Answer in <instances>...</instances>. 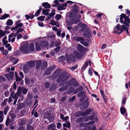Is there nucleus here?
Instances as JSON below:
<instances>
[{
	"label": "nucleus",
	"mask_w": 130,
	"mask_h": 130,
	"mask_svg": "<svg viewBox=\"0 0 130 130\" xmlns=\"http://www.w3.org/2000/svg\"><path fill=\"white\" fill-rule=\"evenodd\" d=\"M130 22L128 17H126L125 14H121L120 16V22L124 24L121 27L119 24H118L115 27L113 32L116 34H119L125 30L127 33H128V28Z\"/></svg>",
	"instance_id": "1"
},
{
	"label": "nucleus",
	"mask_w": 130,
	"mask_h": 130,
	"mask_svg": "<svg viewBox=\"0 0 130 130\" xmlns=\"http://www.w3.org/2000/svg\"><path fill=\"white\" fill-rule=\"evenodd\" d=\"M48 43L47 42L45 41L42 42L40 43V44L38 42L35 43V49L36 51H39L41 49V47L43 46L46 47L48 45Z\"/></svg>",
	"instance_id": "2"
},
{
	"label": "nucleus",
	"mask_w": 130,
	"mask_h": 130,
	"mask_svg": "<svg viewBox=\"0 0 130 130\" xmlns=\"http://www.w3.org/2000/svg\"><path fill=\"white\" fill-rule=\"evenodd\" d=\"M28 45L27 43H25L20 48V51L24 54L29 53L28 50Z\"/></svg>",
	"instance_id": "3"
},
{
	"label": "nucleus",
	"mask_w": 130,
	"mask_h": 130,
	"mask_svg": "<svg viewBox=\"0 0 130 130\" xmlns=\"http://www.w3.org/2000/svg\"><path fill=\"white\" fill-rule=\"evenodd\" d=\"M75 40L77 41H81L80 43L85 46H87L89 45L88 43L87 42L83 41L84 40L83 37H77Z\"/></svg>",
	"instance_id": "4"
},
{
	"label": "nucleus",
	"mask_w": 130,
	"mask_h": 130,
	"mask_svg": "<svg viewBox=\"0 0 130 130\" xmlns=\"http://www.w3.org/2000/svg\"><path fill=\"white\" fill-rule=\"evenodd\" d=\"M28 91L27 89L22 88L21 87H19L17 92L18 96L19 95L22 91L24 94H26Z\"/></svg>",
	"instance_id": "5"
},
{
	"label": "nucleus",
	"mask_w": 130,
	"mask_h": 130,
	"mask_svg": "<svg viewBox=\"0 0 130 130\" xmlns=\"http://www.w3.org/2000/svg\"><path fill=\"white\" fill-rule=\"evenodd\" d=\"M91 111L90 110H87L85 112L83 113H81L80 112H78L76 113V116L78 117L80 116L81 115L86 116L89 115Z\"/></svg>",
	"instance_id": "6"
},
{
	"label": "nucleus",
	"mask_w": 130,
	"mask_h": 130,
	"mask_svg": "<svg viewBox=\"0 0 130 130\" xmlns=\"http://www.w3.org/2000/svg\"><path fill=\"white\" fill-rule=\"evenodd\" d=\"M28 50L29 53L35 51V46L34 43H31L30 45L28 46Z\"/></svg>",
	"instance_id": "7"
},
{
	"label": "nucleus",
	"mask_w": 130,
	"mask_h": 130,
	"mask_svg": "<svg viewBox=\"0 0 130 130\" xmlns=\"http://www.w3.org/2000/svg\"><path fill=\"white\" fill-rule=\"evenodd\" d=\"M79 21V20L77 19H75L73 20H71L68 23V24L69 25L71 26L73 24H76Z\"/></svg>",
	"instance_id": "8"
},
{
	"label": "nucleus",
	"mask_w": 130,
	"mask_h": 130,
	"mask_svg": "<svg viewBox=\"0 0 130 130\" xmlns=\"http://www.w3.org/2000/svg\"><path fill=\"white\" fill-rule=\"evenodd\" d=\"M13 73H10L9 74H6L5 76L9 80H10L12 79L13 77Z\"/></svg>",
	"instance_id": "9"
},
{
	"label": "nucleus",
	"mask_w": 130,
	"mask_h": 130,
	"mask_svg": "<svg viewBox=\"0 0 130 130\" xmlns=\"http://www.w3.org/2000/svg\"><path fill=\"white\" fill-rule=\"evenodd\" d=\"M56 127V125L54 124H52L47 126L48 130H53Z\"/></svg>",
	"instance_id": "10"
},
{
	"label": "nucleus",
	"mask_w": 130,
	"mask_h": 130,
	"mask_svg": "<svg viewBox=\"0 0 130 130\" xmlns=\"http://www.w3.org/2000/svg\"><path fill=\"white\" fill-rule=\"evenodd\" d=\"M77 49L79 51L81 52H83L84 51V47L80 44H78L77 45Z\"/></svg>",
	"instance_id": "11"
},
{
	"label": "nucleus",
	"mask_w": 130,
	"mask_h": 130,
	"mask_svg": "<svg viewBox=\"0 0 130 130\" xmlns=\"http://www.w3.org/2000/svg\"><path fill=\"white\" fill-rule=\"evenodd\" d=\"M67 5V4L66 3H64V4H63L58 7V9L59 10H62L64 9H65Z\"/></svg>",
	"instance_id": "12"
},
{
	"label": "nucleus",
	"mask_w": 130,
	"mask_h": 130,
	"mask_svg": "<svg viewBox=\"0 0 130 130\" xmlns=\"http://www.w3.org/2000/svg\"><path fill=\"white\" fill-rule=\"evenodd\" d=\"M29 67L27 65H25L23 66V70L25 73H27L28 71Z\"/></svg>",
	"instance_id": "13"
},
{
	"label": "nucleus",
	"mask_w": 130,
	"mask_h": 130,
	"mask_svg": "<svg viewBox=\"0 0 130 130\" xmlns=\"http://www.w3.org/2000/svg\"><path fill=\"white\" fill-rule=\"evenodd\" d=\"M50 11V10L48 9H43L42 11V12L43 14L47 15L48 14Z\"/></svg>",
	"instance_id": "14"
},
{
	"label": "nucleus",
	"mask_w": 130,
	"mask_h": 130,
	"mask_svg": "<svg viewBox=\"0 0 130 130\" xmlns=\"http://www.w3.org/2000/svg\"><path fill=\"white\" fill-rule=\"evenodd\" d=\"M66 123H64L63 124V126L64 127H67L68 128H70L71 126L70 123L68 121H66Z\"/></svg>",
	"instance_id": "15"
},
{
	"label": "nucleus",
	"mask_w": 130,
	"mask_h": 130,
	"mask_svg": "<svg viewBox=\"0 0 130 130\" xmlns=\"http://www.w3.org/2000/svg\"><path fill=\"white\" fill-rule=\"evenodd\" d=\"M47 62L46 61H44L42 64L41 67L42 69H44L47 67Z\"/></svg>",
	"instance_id": "16"
},
{
	"label": "nucleus",
	"mask_w": 130,
	"mask_h": 130,
	"mask_svg": "<svg viewBox=\"0 0 130 130\" xmlns=\"http://www.w3.org/2000/svg\"><path fill=\"white\" fill-rule=\"evenodd\" d=\"M35 61H30L28 63V66L29 67H33L35 66Z\"/></svg>",
	"instance_id": "17"
},
{
	"label": "nucleus",
	"mask_w": 130,
	"mask_h": 130,
	"mask_svg": "<svg viewBox=\"0 0 130 130\" xmlns=\"http://www.w3.org/2000/svg\"><path fill=\"white\" fill-rule=\"evenodd\" d=\"M42 5V6L44 7L45 8H50L51 7V6L47 2L43 3Z\"/></svg>",
	"instance_id": "18"
},
{
	"label": "nucleus",
	"mask_w": 130,
	"mask_h": 130,
	"mask_svg": "<svg viewBox=\"0 0 130 130\" xmlns=\"http://www.w3.org/2000/svg\"><path fill=\"white\" fill-rule=\"evenodd\" d=\"M120 111L121 114L123 115H125L126 113V110L123 107L121 108Z\"/></svg>",
	"instance_id": "19"
},
{
	"label": "nucleus",
	"mask_w": 130,
	"mask_h": 130,
	"mask_svg": "<svg viewBox=\"0 0 130 130\" xmlns=\"http://www.w3.org/2000/svg\"><path fill=\"white\" fill-rule=\"evenodd\" d=\"M4 116L3 112L2 111H0V122H2L3 121V116Z\"/></svg>",
	"instance_id": "20"
},
{
	"label": "nucleus",
	"mask_w": 130,
	"mask_h": 130,
	"mask_svg": "<svg viewBox=\"0 0 130 130\" xmlns=\"http://www.w3.org/2000/svg\"><path fill=\"white\" fill-rule=\"evenodd\" d=\"M26 130H33V127L30 126L29 124H27Z\"/></svg>",
	"instance_id": "21"
},
{
	"label": "nucleus",
	"mask_w": 130,
	"mask_h": 130,
	"mask_svg": "<svg viewBox=\"0 0 130 130\" xmlns=\"http://www.w3.org/2000/svg\"><path fill=\"white\" fill-rule=\"evenodd\" d=\"M13 24V21L11 19H9L8 20L7 22V24L8 26H11Z\"/></svg>",
	"instance_id": "22"
},
{
	"label": "nucleus",
	"mask_w": 130,
	"mask_h": 130,
	"mask_svg": "<svg viewBox=\"0 0 130 130\" xmlns=\"http://www.w3.org/2000/svg\"><path fill=\"white\" fill-rule=\"evenodd\" d=\"M51 115L50 114V112H46L44 114V117L45 118H48Z\"/></svg>",
	"instance_id": "23"
},
{
	"label": "nucleus",
	"mask_w": 130,
	"mask_h": 130,
	"mask_svg": "<svg viewBox=\"0 0 130 130\" xmlns=\"http://www.w3.org/2000/svg\"><path fill=\"white\" fill-rule=\"evenodd\" d=\"M15 74L16 77V81L19 82L21 80V79L17 75V73L15 72Z\"/></svg>",
	"instance_id": "24"
},
{
	"label": "nucleus",
	"mask_w": 130,
	"mask_h": 130,
	"mask_svg": "<svg viewBox=\"0 0 130 130\" xmlns=\"http://www.w3.org/2000/svg\"><path fill=\"white\" fill-rule=\"evenodd\" d=\"M93 118V116H92L91 117L88 116L86 117L85 118V121H87L90 120L92 119Z\"/></svg>",
	"instance_id": "25"
},
{
	"label": "nucleus",
	"mask_w": 130,
	"mask_h": 130,
	"mask_svg": "<svg viewBox=\"0 0 130 130\" xmlns=\"http://www.w3.org/2000/svg\"><path fill=\"white\" fill-rule=\"evenodd\" d=\"M45 17L44 16H41L37 18V19L38 20L42 21L44 20Z\"/></svg>",
	"instance_id": "26"
},
{
	"label": "nucleus",
	"mask_w": 130,
	"mask_h": 130,
	"mask_svg": "<svg viewBox=\"0 0 130 130\" xmlns=\"http://www.w3.org/2000/svg\"><path fill=\"white\" fill-rule=\"evenodd\" d=\"M9 15L8 14H5L4 15L1 17L0 18V20H3L5 19L8 17Z\"/></svg>",
	"instance_id": "27"
},
{
	"label": "nucleus",
	"mask_w": 130,
	"mask_h": 130,
	"mask_svg": "<svg viewBox=\"0 0 130 130\" xmlns=\"http://www.w3.org/2000/svg\"><path fill=\"white\" fill-rule=\"evenodd\" d=\"M5 34V31H3L2 30H0V38L4 36Z\"/></svg>",
	"instance_id": "28"
},
{
	"label": "nucleus",
	"mask_w": 130,
	"mask_h": 130,
	"mask_svg": "<svg viewBox=\"0 0 130 130\" xmlns=\"http://www.w3.org/2000/svg\"><path fill=\"white\" fill-rule=\"evenodd\" d=\"M18 96V94L17 93H15V94H14V93L12 92L11 94V96L14 99H16V98H17V96Z\"/></svg>",
	"instance_id": "29"
},
{
	"label": "nucleus",
	"mask_w": 130,
	"mask_h": 130,
	"mask_svg": "<svg viewBox=\"0 0 130 130\" xmlns=\"http://www.w3.org/2000/svg\"><path fill=\"white\" fill-rule=\"evenodd\" d=\"M68 88V87L67 86H65L60 88L59 89V90L61 91H62L66 90Z\"/></svg>",
	"instance_id": "30"
},
{
	"label": "nucleus",
	"mask_w": 130,
	"mask_h": 130,
	"mask_svg": "<svg viewBox=\"0 0 130 130\" xmlns=\"http://www.w3.org/2000/svg\"><path fill=\"white\" fill-rule=\"evenodd\" d=\"M50 24H52L53 26L57 24V22L56 21L52 20H50Z\"/></svg>",
	"instance_id": "31"
},
{
	"label": "nucleus",
	"mask_w": 130,
	"mask_h": 130,
	"mask_svg": "<svg viewBox=\"0 0 130 130\" xmlns=\"http://www.w3.org/2000/svg\"><path fill=\"white\" fill-rule=\"evenodd\" d=\"M51 72L49 70V68H47V69L45 70V74L46 75H48Z\"/></svg>",
	"instance_id": "32"
},
{
	"label": "nucleus",
	"mask_w": 130,
	"mask_h": 130,
	"mask_svg": "<svg viewBox=\"0 0 130 130\" xmlns=\"http://www.w3.org/2000/svg\"><path fill=\"white\" fill-rule=\"evenodd\" d=\"M61 17V15L60 14H57L56 15L55 19L57 20H58L60 19Z\"/></svg>",
	"instance_id": "33"
},
{
	"label": "nucleus",
	"mask_w": 130,
	"mask_h": 130,
	"mask_svg": "<svg viewBox=\"0 0 130 130\" xmlns=\"http://www.w3.org/2000/svg\"><path fill=\"white\" fill-rule=\"evenodd\" d=\"M75 96H73L72 98L70 97L68 98V101L70 102H72L75 100Z\"/></svg>",
	"instance_id": "34"
},
{
	"label": "nucleus",
	"mask_w": 130,
	"mask_h": 130,
	"mask_svg": "<svg viewBox=\"0 0 130 130\" xmlns=\"http://www.w3.org/2000/svg\"><path fill=\"white\" fill-rule=\"evenodd\" d=\"M42 9L41 8H40L39 9H38V11L36 12L35 15V16L37 17L39 15Z\"/></svg>",
	"instance_id": "35"
},
{
	"label": "nucleus",
	"mask_w": 130,
	"mask_h": 130,
	"mask_svg": "<svg viewBox=\"0 0 130 130\" xmlns=\"http://www.w3.org/2000/svg\"><path fill=\"white\" fill-rule=\"evenodd\" d=\"M65 60V57L64 56H60L58 60L60 62L59 60H60L61 61H63Z\"/></svg>",
	"instance_id": "36"
},
{
	"label": "nucleus",
	"mask_w": 130,
	"mask_h": 130,
	"mask_svg": "<svg viewBox=\"0 0 130 130\" xmlns=\"http://www.w3.org/2000/svg\"><path fill=\"white\" fill-rule=\"evenodd\" d=\"M41 63V62L40 61H38L37 62V64L36 66L37 68L38 69L40 67V65Z\"/></svg>",
	"instance_id": "37"
},
{
	"label": "nucleus",
	"mask_w": 130,
	"mask_h": 130,
	"mask_svg": "<svg viewBox=\"0 0 130 130\" xmlns=\"http://www.w3.org/2000/svg\"><path fill=\"white\" fill-rule=\"evenodd\" d=\"M12 61L13 63L14 64H15L18 61V59H16L15 58H13V59L12 60Z\"/></svg>",
	"instance_id": "38"
},
{
	"label": "nucleus",
	"mask_w": 130,
	"mask_h": 130,
	"mask_svg": "<svg viewBox=\"0 0 130 130\" xmlns=\"http://www.w3.org/2000/svg\"><path fill=\"white\" fill-rule=\"evenodd\" d=\"M85 93V92L84 91H82L78 94V96L79 97L82 96Z\"/></svg>",
	"instance_id": "39"
},
{
	"label": "nucleus",
	"mask_w": 130,
	"mask_h": 130,
	"mask_svg": "<svg viewBox=\"0 0 130 130\" xmlns=\"http://www.w3.org/2000/svg\"><path fill=\"white\" fill-rule=\"evenodd\" d=\"M84 108L85 109L87 108L88 107L89 104L88 102L87 101H86L84 103Z\"/></svg>",
	"instance_id": "40"
},
{
	"label": "nucleus",
	"mask_w": 130,
	"mask_h": 130,
	"mask_svg": "<svg viewBox=\"0 0 130 130\" xmlns=\"http://www.w3.org/2000/svg\"><path fill=\"white\" fill-rule=\"evenodd\" d=\"M10 120L9 118H8L6 121V125L7 126L9 124Z\"/></svg>",
	"instance_id": "41"
},
{
	"label": "nucleus",
	"mask_w": 130,
	"mask_h": 130,
	"mask_svg": "<svg viewBox=\"0 0 130 130\" xmlns=\"http://www.w3.org/2000/svg\"><path fill=\"white\" fill-rule=\"evenodd\" d=\"M83 119L81 117L77 119L76 120V122L77 123H80L82 122Z\"/></svg>",
	"instance_id": "42"
},
{
	"label": "nucleus",
	"mask_w": 130,
	"mask_h": 130,
	"mask_svg": "<svg viewBox=\"0 0 130 130\" xmlns=\"http://www.w3.org/2000/svg\"><path fill=\"white\" fill-rule=\"evenodd\" d=\"M62 127L61 124L60 122L57 124V128L58 129H60Z\"/></svg>",
	"instance_id": "43"
},
{
	"label": "nucleus",
	"mask_w": 130,
	"mask_h": 130,
	"mask_svg": "<svg viewBox=\"0 0 130 130\" xmlns=\"http://www.w3.org/2000/svg\"><path fill=\"white\" fill-rule=\"evenodd\" d=\"M55 11V10H52L51 13H50L49 15L50 17H52L55 14V13L54 12Z\"/></svg>",
	"instance_id": "44"
},
{
	"label": "nucleus",
	"mask_w": 130,
	"mask_h": 130,
	"mask_svg": "<svg viewBox=\"0 0 130 130\" xmlns=\"http://www.w3.org/2000/svg\"><path fill=\"white\" fill-rule=\"evenodd\" d=\"M3 54L4 55H6L8 53V51L7 50H5L2 52Z\"/></svg>",
	"instance_id": "45"
},
{
	"label": "nucleus",
	"mask_w": 130,
	"mask_h": 130,
	"mask_svg": "<svg viewBox=\"0 0 130 130\" xmlns=\"http://www.w3.org/2000/svg\"><path fill=\"white\" fill-rule=\"evenodd\" d=\"M47 119L49 120L50 122H52L54 119V118L50 116Z\"/></svg>",
	"instance_id": "46"
},
{
	"label": "nucleus",
	"mask_w": 130,
	"mask_h": 130,
	"mask_svg": "<svg viewBox=\"0 0 130 130\" xmlns=\"http://www.w3.org/2000/svg\"><path fill=\"white\" fill-rule=\"evenodd\" d=\"M26 122V121L24 120H21L20 124L21 125H23Z\"/></svg>",
	"instance_id": "47"
},
{
	"label": "nucleus",
	"mask_w": 130,
	"mask_h": 130,
	"mask_svg": "<svg viewBox=\"0 0 130 130\" xmlns=\"http://www.w3.org/2000/svg\"><path fill=\"white\" fill-rule=\"evenodd\" d=\"M75 57H76L77 58H79V56L78 55H79V53L77 52V51H75Z\"/></svg>",
	"instance_id": "48"
},
{
	"label": "nucleus",
	"mask_w": 130,
	"mask_h": 130,
	"mask_svg": "<svg viewBox=\"0 0 130 130\" xmlns=\"http://www.w3.org/2000/svg\"><path fill=\"white\" fill-rule=\"evenodd\" d=\"M32 115H34V116L36 117H37L38 116V113L36 112H33V111H32Z\"/></svg>",
	"instance_id": "49"
},
{
	"label": "nucleus",
	"mask_w": 130,
	"mask_h": 130,
	"mask_svg": "<svg viewBox=\"0 0 130 130\" xmlns=\"http://www.w3.org/2000/svg\"><path fill=\"white\" fill-rule=\"evenodd\" d=\"M45 87H46V88H48L50 87V83H49L47 82V83H45Z\"/></svg>",
	"instance_id": "50"
},
{
	"label": "nucleus",
	"mask_w": 130,
	"mask_h": 130,
	"mask_svg": "<svg viewBox=\"0 0 130 130\" xmlns=\"http://www.w3.org/2000/svg\"><path fill=\"white\" fill-rule=\"evenodd\" d=\"M24 31L23 29L22 28H20L18 29L17 32V33L19 34V33L22 32L23 31Z\"/></svg>",
	"instance_id": "51"
},
{
	"label": "nucleus",
	"mask_w": 130,
	"mask_h": 130,
	"mask_svg": "<svg viewBox=\"0 0 130 130\" xmlns=\"http://www.w3.org/2000/svg\"><path fill=\"white\" fill-rule=\"evenodd\" d=\"M60 47H58L54 49V51L56 52H58L60 50Z\"/></svg>",
	"instance_id": "52"
},
{
	"label": "nucleus",
	"mask_w": 130,
	"mask_h": 130,
	"mask_svg": "<svg viewBox=\"0 0 130 130\" xmlns=\"http://www.w3.org/2000/svg\"><path fill=\"white\" fill-rule=\"evenodd\" d=\"M78 66L77 65H76L72 67L71 68V69L72 71H73V70L75 69H76L77 67Z\"/></svg>",
	"instance_id": "53"
},
{
	"label": "nucleus",
	"mask_w": 130,
	"mask_h": 130,
	"mask_svg": "<svg viewBox=\"0 0 130 130\" xmlns=\"http://www.w3.org/2000/svg\"><path fill=\"white\" fill-rule=\"evenodd\" d=\"M92 68L89 69L88 71V73L89 74L91 75L92 74Z\"/></svg>",
	"instance_id": "54"
},
{
	"label": "nucleus",
	"mask_w": 130,
	"mask_h": 130,
	"mask_svg": "<svg viewBox=\"0 0 130 130\" xmlns=\"http://www.w3.org/2000/svg\"><path fill=\"white\" fill-rule=\"evenodd\" d=\"M55 68V67L54 66H52L50 67V68H49V69L50 71H51L54 70Z\"/></svg>",
	"instance_id": "55"
},
{
	"label": "nucleus",
	"mask_w": 130,
	"mask_h": 130,
	"mask_svg": "<svg viewBox=\"0 0 130 130\" xmlns=\"http://www.w3.org/2000/svg\"><path fill=\"white\" fill-rule=\"evenodd\" d=\"M8 110V109L7 108H5L4 110V112L5 115H6L7 113Z\"/></svg>",
	"instance_id": "56"
},
{
	"label": "nucleus",
	"mask_w": 130,
	"mask_h": 130,
	"mask_svg": "<svg viewBox=\"0 0 130 130\" xmlns=\"http://www.w3.org/2000/svg\"><path fill=\"white\" fill-rule=\"evenodd\" d=\"M14 54L16 55V56H18L19 55H20V53L18 51H15L14 53Z\"/></svg>",
	"instance_id": "57"
},
{
	"label": "nucleus",
	"mask_w": 130,
	"mask_h": 130,
	"mask_svg": "<svg viewBox=\"0 0 130 130\" xmlns=\"http://www.w3.org/2000/svg\"><path fill=\"white\" fill-rule=\"evenodd\" d=\"M51 87L53 88V89H55L57 87L56 84H53L51 85Z\"/></svg>",
	"instance_id": "58"
},
{
	"label": "nucleus",
	"mask_w": 130,
	"mask_h": 130,
	"mask_svg": "<svg viewBox=\"0 0 130 130\" xmlns=\"http://www.w3.org/2000/svg\"><path fill=\"white\" fill-rule=\"evenodd\" d=\"M22 37V36L21 34H19L17 36V39H19Z\"/></svg>",
	"instance_id": "59"
},
{
	"label": "nucleus",
	"mask_w": 130,
	"mask_h": 130,
	"mask_svg": "<svg viewBox=\"0 0 130 130\" xmlns=\"http://www.w3.org/2000/svg\"><path fill=\"white\" fill-rule=\"evenodd\" d=\"M126 123H127V124L125 123V124L126 125H128V126H129L130 123L128 119H126Z\"/></svg>",
	"instance_id": "60"
},
{
	"label": "nucleus",
	"mask_w": 130,
	"mask_h": 130,
	"mask_svg": "<svg viewBox=\"0 0 130 130\" xmlns=\"http://www.w3.org/2000/svg\"><path fill=\"white\" fill-rule=\"evenodd\" d=\"M0 79L2 80L3 81H5L6 80V79L3 76H0Z\"/></svg>",
	"instance_id": "61"
},
{
	"label": "nucleus",
	"mask_w": 130,
	"mask_h": 130,
	"mask_svg": "<svg viewBox=\"0 0 130 130\" xmlns=\"http://www.w3.org/2000/svg\"><path fill=\"white\" fill-rule=\"evenodd\" d=\"M38 24L40 26L42 27L44 26V25L42 22H39L38 23Z\"/></svg>",
	"instance_id": "62"
},
{
	"label": "nucleus",
	"mask_w": 130,
	"mask_h": 130,
	"mask_svg": "<svg viewBox=\"0 0 130 130\" xmlns=\"http://www.w3.org/2000/svg\"><path fill=\"white\" fill-rule=\"evenodd\" d=\"M100 92L103 97H104V91H103V90H101Z\"/></svg>",
	"instance_id": "63"
},
{
	"label": "nucleus",
	"mask_w": 130,
	"mask_h": 130,
	"mask_svg": "<svg viewBox=\"0 0 130 130\" xmlns=\"http://www.w3.org/2000/svg\"><path fill=\"white\" fill-rule=\"evenodd\" d=\"M18 130H25V127L23 126L20 127Z\"/></svg>",
	"instance_id": "64"
}]
</instances>
